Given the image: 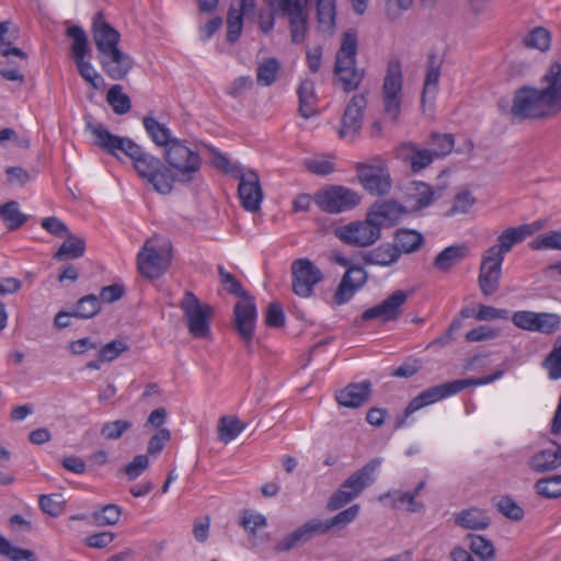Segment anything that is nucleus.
<instances>
[{
  "instance_id": "f257e3e1",
  "label": "nucleus",
  "mask_w": 561,
  "mask_h": 561,
  "mask_svg": "<svg viewBox=\"0 0 561 561\" xmlns=\"http://www.w3.org/2000/svg\"><path fill=\"white\" fill-rule=\"evenodd\" d=\"M87 129L94 137V145L112 156L122 151L133 161L137 174L147 180L153 190L160 194L172 192V171L153 154L145 151L138 144L126 137L112 134L102 124H87Z\"/></svg>"
},
{
  "instance_id": "f03ea898",
  "label": "nucleus",
  "mask_w": 561,
  "mask_h": 561,
  "mask_svg": "<svg viewBox=\"0 0 561 561\" xmlns=\"http://www.w3.org/2000/svg\"><path fill=\"white\" fill-rule=\"evenodd\" d=\"M504 369H496L494 373L480 378H467L447 381L437 386L430 387L416 397H414L405 407L403 413L396 417L394 427L401 428L405 425L407 419L414 412L434 404L443 399L455 396L470 386H483L491 383L504 375Z\"/></svg>"
},
{
  "instance_id": "7ed1b4c3",
  "label": "nucleus",
  "mask_w": 561,
  "mask_h": 561,
  "mask_svg": "<svg viewBox=\"0 0 561 561\" xmlns=\"http://www.w3.org/2000/svg\"><path fill=\"white\" fill-rule=\"evenodd\" d=\"M218 272L221 283L226 286L228 293L242 298L233 308V327L245 345L250 346L254 336L257 318L254 299L243 289L240 282L231 273L227 272L222 266L218 267Z\"/></svg>"
},
{
  "instance_id": "20e7f679",
  "label": "nucleus",
  "mask_w": 561,
  "mask_h": 561,
  "mask_svg": "<svg viewBox=\"0 0 561 561\" xmlns=\"http://www.w3.org/2000/svg\"><path fill=\"white\" fill-rule=\"evenodd\" d=\"M357 50V32L348 28L342 34L333 68L335 80L345 92L355 91L365 77L364 69L356 67Z\"/></svg>"
},
{
  "instance_id": "39448f33",
  "label": "nucleus",
  "mask_w": 561,
  "mask_h": 561,
  "mask_svg": "<svg viewBox=\"0 0 561 561\" xmlns=\"http://www.w3.org/2000/svg\"><path fill=\"white\" fill-rule=\"evenodd\" d=\"M163 159L172 171V185L174 182L191 183L202 167L199 152L187 146L186 140L179 138L164 149Z\"/></svg>"
},
{
  "instance_id": "423d86ee",
  "label": "nucleus",
  "mask_w": 561,
  "mask_h": 561,
  "mask_svg": "<svg viewBox=\"0 0 561 561\" xmlns=\"http://www.w3.org/2000/svg\"><path fill=\"white\" fill-rule=\"evenodd\" d=\"M508 114L513 121L541 119L556 115L540 89L527 85L515 91Z\"/></svg>"
},
{
  "instance_id": "0eeeda50",
  "label": "nucleus",
  "mask_w": 561,
  "mask_h": 561,
  "mask_svg": "<svg viewBox=\"0 0 561 561\" xmlns=\"http://www.w3.org/2000/svg\"><path fill=\"white\" fill-rule=\"evenodd\" d=\"M187 330L194 339H207L210 336V319L214 308L202 304L196 295L186 290L180 302Z\"/></svg>"
},
{
  "instance_id": "6e6552de",
  "label": "nucleus",
  "mask_w": 561,
  "mask_h": 561,
  "mask_svg": "<svg viewBox=\"0 0 561 561\" xmlns=\"http://www.w3.org/2000/svg\"><path fill=\"white\" fill-rule=\"evenodd\" d=\"M171 262L170 243L163 241L154 244V240H147L137 255L139 273L149 279L161 277Z\"/></svg>"
},
{
  "instance_id": "1a4fd4ad",
  "label": "nucleus",
  "mask_w": 561,
  "mask_h": 561,
  "mask_svg": "<svg viewBox=\"0 0 561 561\" xmlns=\"http://www.w3.org/2000/svg\"><path fill=\"white\" fill-rule=\"evenodd\" d=\"M268 5L272 9L275 5L279 15L287 18L291 42L304 43L309 21L307 0H270Z\"/></svg>"
},
{
  "instance_id": "9d476101",
  "label": "nucleus",
  "mask_w": 561,
  "mask_h": 561,
  "mask_svg": "<svg viewBox=\"0 0 561 561\" xmlns=\"http://www.w3.org/2000/svg\"><path fill=\"white\" fill-rule=\"evenodd\" d=\"M313 202L322 211L340 214L355 208L360 202V196L348 187L331 185L318 191L313 196Z\"/></svg>"
},
{
  "instance_id": "9b49d317",
  "label": "nucleus",
  "mask_w": 561,
  "mask_h": 561,
  "mask_svg": "<svg viewBox=\"0 0 561 561\" xmlns=\"http://www.w3.org/2000/svg\"><path fill=\"white\" fill-rule=\"evenodd\" d=\"M402 70L398 59L388 62L382 84L383 111L392 121H397L401 111Z\"/></svg>"
},
{
  "instance_id": "f8f14e48",
  "label": "nucleus",
  "mask_w": 561,
  "mask_h": 561,
  "mask_svg": "<svg viewBox=\"0 0 561 561\" xmlns=\"http://www.w3.org/2000/svg\"><path fill=\"white\" fill-rule=\"evenodd\" d=\"M334 236L344 244L366 248L378 241L381 233L366 216L364 220H355L337 227Z\"/></svg>"
},
{
  "instance_id": "ddd939ff",
  "label": "nucleus",
  "mask_w": 561,
  "mask_h": 561,
  "mask_svg": "<svg viewBox=\"0 0 561 561\" xmlns=\"http://www.w3.org/2000/svg\"><path fill=\"white\" fill-rule=\"evenodd\" d=\"M356 172L359 183L369 194L380 196L390 191V173L382 160L374 163H357Z\"/></svg>"
},
{
  "instance_id": "4468645a",
  "label": "nucleus",
  "mask_w": 561,
  "mask_h": 561,
  "mask_svg": "<svg viewBox=\"0 0 561 561\" xmlns=\"http://www.w3.org/2000/svg\"><path fill=\"white\" fill-rule=\"evenodd\" d=\"M293 291L308 298L313 293V287L323 279L321 270L309 259H297L291 263Z\"/></svg>"
},
{
  "instance_id": "2eb2a0df",
  "label": "nucleus",
  "mask_w": 561,
  "mask_h": 561,
  "mask_svg": "<svg viewBox=\"0 0 561 561\" xmlns=\"http://www.w3.org/2000/svg\"><path fill=\"white\" fill-rule=\"evenodd\" d=\"M366 107L367 99L365 94L360 93L352 96L341 117V126L337 130L341 139L352 142L359 136Z\"/></svg>"
},
{
  "instance_id": "dca6fc26",
  "label": "nucleus",
  "mask_w": 561,
  "mask_h": 561,
  "mask_svg": "<svg viewBox=\"0 0 561 561\" xmlns=\"http://www.w3.org/2000/svg\"><path fill=\"white\" fill-rule=\"evenodd\" d=\"M511 320L518 329L543 334H552L561 325L560 316L551 312L519 310L512 314Z\"/></svg>"
},
{
  "instance_id": "f3484780",
  "label": "nucleus",
  "mask_w": 561,
  "mask_h": 561,
  "mask_svg": "<svg viewBox=\"0 0 561 561\" xmlns=\"http://www.w3.org/2000/svg\"><path fill=\"white\" fill-rule=\"evenodd\" d=\"M411 295L412 291L396 290L381 302L366 309L360 318L363 321L379 319L382 323L396 321L402 314V307Z\"/></svg>"
},
{
  "instance_id": "a211bd4d",
  "label": "nucleus",
  "mask_w": 561,
  "mask_h": 561,
  "mask_svg": "<svg viewBox=\"0 0 561 561\" xmlns=\"http://www.w3.org/2000/svg\"><path fill=\"white\" fill-rule=\"evenodd\" d=\"M236 179L239 180L238 195L242 207L251 213L257 211L263 201L259 174L253 170H243Z\"/></svg>"
},
{
  "instance_id": "6ab92c4d",
  "label": "nucleus",
  "mask_w": 561,
  "mask_h": 561,
  "mask_svg": "<svg viewBox=\"0 0 561 561\" xmlns=\"http://www.w3.org/2000/svg\"><path fill=\"white\" fill-rule=\"evenodd\" d=\"M405 213L404 206L393 199H387L375 202L366 215L381 233L382 228L396 225Z\"/></svg>"
},
{
  "instance_id": "aec40b11",
  "label": "nucleus",
  "mask_w": 561,
  "mask_h": 561,
  "mask_svg": "<svg viewBox=\"0 0 561 561\" xmlns=\"http://www.w3.org/2000/svg\"><path fill=\"white\" fill-rule=\"evenodd\" d=\"M99 61L103 71L112 80H123L134 67V59L119 47L101 54Z\"/></svg>"
},
{
  "instance_id": "412c9836",
  "label": "nucleus",
  "mask_w": 561,
  "mask_h": 561,
  "mask_svg": "<svg viewBox=\"0 0 561 561\" xmlns=\"http://www.w3.org/2000/svg\"><path fill=\"white\" fill-rule=\"evenodd\" d=\"M92 35L100 53L117 48L121 39L119 33L105 20L102 11H98L92 19Z\"/></svg>"
},
{
  "instance_id": "4be33fe9",
  "label": "nucleus",
  "mask_w": 561,
  "mask_h": 561,
  "mask_svg": "<svg viewBox=\"0 0 561 561\" xmlns=\"http://www.w3.org/2000/svg\"><path fill=\"white\" fill-rule=\"evenodd\" d=\"M255 9V0H239L238 3L230 4L227 13V41L230 44H234L239 39L244 18L254 13Z\"/></svg>"
},
{
  "instance_id": "5701e85b",
  "label": "nucleus",
  "mask_w": 561,
  "mask_h": 561,
  "mask_svg": "<svg viewBox=\"0 0 561 561\" xmlns=\"http://www.w3.org/2000/svg\"><path fill=\"white\" fill-rule=\"evenodd\" d=\"M323 535L320 526V519H311L296 528L284 538L277 541L275 550L277 552H286L299 547L310 540L314 536Z\"/></svg>"
},
{
  "instance_id": "b1692460",
  "label": "nucleus",
  "mask_w": 561,
  "mask_h": 561,
  "mask_svg": "<svg viewBox=\"0 0 561 561\" xmlns=\"http://www.w3.org/2000/svg\"><path fill=\"white\" fill-rule=\"evenodd\" d=\"M381 463V458H374L369 460L362 468L354 471L343 482L344 488L350 489L356 496H358L366 488H368L376 481L377 473Z\"/></svg>"
},
{
  "instance_id": "393cba45",
  "label": "nucleus",
  "mask_w": 561,
  "mask_h": 561,
  "mask_svg": "<svg viewBox=\"0 0 561 561\" xmlns=\"http://www.w3.org/2000/svg\"><path fill=\"white\" fill-rule=\"evenodd\" d=\"M545 87L540 89L547 103L557 115L561 112V65L554 62L542 77Z\"/></svg>"
},
{
  "instance_id": "a878e982",
  "label": "nucleus",
  "mask_w": 561,
  "mask_h": 561,
  "mask_svg": "<svg viewBox=\"0 0 561 561\" xmlns=\"http://www.w3.org/2000/svg\"><path fill=\"white\" fill-rule=\"evenodd\" d=\"M540 228L539 222L507 228L497 237V243L491 245V248H495L504 256L515 244L520 243Z\"/></svg>"
},
{
  "instance_id": "bb28decb",
  "label": "nucleus",
  "mask_w": 561,
  "mask_h": 561,
  "mask_svg": "<svg viewBox=\"0 0 561 561\" xmlns=\"http://www.w3.org/2000/svg\"><path fill=\"white\" fill-rule=\"evenodd\" d=\"M470 254V248L466 243H455L446 247L434 257L433 267L442 273H449Z\"/></svg>"
},
{
  "instance_id": "cd10ccee",
  "label": "nucleus",
  "mask_w": 561,
  "mask_h": 561,
  "mask_svg": "<svg viewBox=\"0 0 561 561\" xmlns=\"http://www.w3.org/2000/svg\"><path fill=\"white\" fill-rule=\"evenodd\" d=\"M371 383L369 380H363L356 383H350L337 392L336 401L345 408H359L370 396Z\"/></svg>"
},
{
  "instance_id": "c85d7f7f",
  "label": "nucleus",
  "mask_w": 561,
  "mask_h": 561,
  "mask_svg": "<svg viewBox=\"0 0 561 561\" xmlns=\"http://www.w3.org/2000/svg\"><path fill=\"white\" fill-rule=\"evenodd\" d=\"M530 469L537 473L556 470L561 467V445L554 444L551 448L536 453L528 462Z\"/></svg>"
},
{
  "instance_id": "c756f323",
  "label": "nucleus",
  "mask_w": 561,
  "mask_h": 561,
  "mask_svg": "<svg viewBox=\"0 0 561 561\" xmlns=\"http://www.w3.org/2000/svg\"><path fill=\"white\" fill-rule=\"evenodd\" d=\"M401 157L410 164L414 173L427 168L435 158L430 149H422L413 142H405L401 146Z\"/></svg>"
},
{
  "instance_id": "7c9ffc66",
  "label": "nucleus",
  "mask_w": 561,
  "mask_h": 561,
  "mask_svg": "<svg viewBox=\"0 0 561 561\" xmlns=\"http://www.w3.org/2000/svg\"><path fill=\"white\" fill-rule=\"evenodd\" d=\"M442 65L443 59L436 53L428 54L422 91V102L425 101L426 95L430 94L434 98L437 93Z\"/></svg>"
},
{
  "instance_id": "2f4dec72",
  "label": "nucleus",
  "mask_w": 561,
  "mask_h": 561,
  "mask_svg": "<svg viewBox=\"0 0 561 561\" xmlns=\"http://www.w3.org/2000/svg\"><path fill=\"white\" fill-rule=\"evenodd\" d=\"M299 99L298 112L304 118H310L317 113V98L314 92V82L310 79H304L297 89Z\"/></svg>"
},
{
  "instance_id": "473e14b6",
  "label": "nucleus",
  "mask_w": 561,
  "mask_h": 561,
  "mask_svg": "<svg viewBox=\"0 0 561 561\" xmlns=\"http://www.w3.org/2000/svg\"><path fill=\"white\" fill-rule=\"evenodd\" d=\"M20 38V32L11 21L0 22V55L7 56L13 54L24 57L23 50L14 44Z\"/></svg>"
},
{
  "instance_id": "72a5a7b5",
  "label": "nucleus",
  "mask_w": 561,
  "mask_h": 561,
  "mask_svg": "<svg viewBox=\"0 0 561 561\" xmlns=\"http://www.w3.org/2000/svg\"><path fill=\"white\" fill-rule=\"evenodd\" d=\"M66 240L61 243L53 259L61 262L82 257L85 253V241L81 237H77L69 232Z\"/></svg>"
},
{
  "instance_id": "f704fd0d",
  "label": "nucleus",
  "mask_w": 561,
  "mask_h": 561,
  "mask_svg": "<svg viewBox=\"0 0 561 561\" xmlns=\"http://www.w3.org/2000/svg\"><path fill=\"white\" fill-rule=\"evenodd\" d=\"M318 28L322 33H332L336 25V1L317 0Z\"/></svg>"
},
{
  "instance_id": "c9c22d12",
  "label": "nucleus",
  "mask_w": 561,
  "mask_h": 561,
  "mask_svg": "<svg viewBox=\"0 0 561 561\" xmlns=\"http://www.w3.org/2000/svg\"><path fill=\"white\" fill-rule=\"evenodd\" d=\"M437 198L434 188L425 182H413L408 199L412 202V210H421L431 206Z\"/></svg>"
},
{
  "instance_id": "e433bc0d",
  "label": "nucleus",
  "mask_w": 561,
  "mask_h": 561,
  "mask_svg": "<svg viewBox=\"0 0 561 561\" xmlns=\"http://www.w3.org/2000/svg\"><path fill=\"white\" fill-rule=\"evenodd\" d=\"M455 523L465 529H484L489 526L490 519L483 510L471 507L457 513Z\"/></svg>"
},
{
  "instance_id": "4c0bfd02",
  "label": "nucleus",
  "mask_w": 561,
  "mask_h": 561,
  "mask_svg": "<svg viewBox=\"0 0 561 561\" xmlns=\"http://www.w3.org/2000/svg\"><path fill=\"white\" fill-rule=\"evenodd\" d=\"M399 251L393 244L385 243L366 252L363 260L367 264L390 266L399 260Z\"/></svg>"
},
{
  "instance_id": "58836bf2",
  "label": "nucleus",
  "mask_w": 561,
  "mask_h": 561,
  "mask_svg": "<svg viewBox=\"0 0 561 561\" xmlns=\"http://www.w3.org/2000/svg\"><path fill=\"white\" fill-rule=\"evenodd\" d=\"M142 124L148 136L158 147H163L165 149L170 146L171 141L176 139L172 136V131L167 125L159 123L153 117H144Z\"/></svg>"
},
{
  "instance_id": "ea45409f",
  "label": "nucleus",
  "mask_w": 561,
  "mask_h": 561,
  "mask_svg": "<svg viewBox=\"0 0 561 561\" xmlns=\"http://www.w3.org/2000/svg\"><path fill=\"white\" fill-rule=\"evenodd\" d=\"M390 500V506L392 508L405 507L411 513L420 512L423 508V504L415 501V497L410 491L403 492L400 490H390L379 496V501Z\"/></svg>"
},
{
  "instance_id": "a19ab883",
  "label": "nucleus",
  "mask_w": 561,
  "mask_h": 561,
  "mask_svg": "<svg viewBox=\"0 0 561 561\" xmlns=\"http://www.w3.org/2000/svg\"><path fill=\"white\" fill-rule=\"evenodd\" d=\"M424 242L423 234L416 230L400 229L397 231L394 237V244L401 253H413L416 252Z\"/></svg>"
},
{
  "instance_id": "79ce46f5",
  "label": "nucleus",
  "mask_w": 561,
  "mask_h": 561,
  "mask_svg": "<svg viewBox=\"0 0 561 561\" xmlns=\"http://www.w3.org/2000/svg\"><path fill=\"white\" fill-rule=\"evenodd\" d=\"M280 62L275 57L264 58L257 64L256 68V83L260 87H271L277 79L280 71Z\"/></svg>"
},
{
  "instance_id": "37998d69",
  "label": "nucleus",
  "mask_w": 561,
  "mask_h": 561,
  "mask_svg": "<svg viewBox=\"0 0 561 561\" xmlns=\"http://www.w3.org/2000/svg\"><path fill=\"white\" fill-rule=\"evenodd\" d=\"M24 57L15 56L13 54L2 56L5 60L0 62V75L9 81L24 82V75L21 71L22 64L27 60V54L23 51Z\"/></svg>"
},
{
  "instance_id": "c03bdc74",
  "label": "nucleus",
  "mask_w": 561,
  "mask_h": 561,
  "mask_svg": "<svg viewBox=\"0 0 561 561\" xmlns=\"http://www.w3.org/2000/svg\"><path fill=\"white\" fill-rule=\"evenodd\" d=\"M0 217L9 230H16L27 221V216L20 211L19 203L15 201L0 205Z\"/></svg>"
},
{
  "instance_id": "a18cd8bd",
  "label": "nucleus",
  "mask_w": 561,
  "mask_h": 561,
  "mask_svg": "<svg viewBox=\"0 0 561 561\" xmlns=\"http://www.w3.org/2000/svg\"><path fill=\"white\" fill-rule=\"evenodd\" d=\"M245 424L234 416H222L218 423V439L225 444L233 440L243 430Z\"/></svg>"
},
{
  "instance_id": "49530a36",
  "label": "nucleus",
  "mask_w": 561,
  "mask_h": 561,
  "mask_svg": "<svg viewBox=\"0 0 561 561\" xmlns=\"http://www.w3.org/2000/svg\"><path fill=\"white\" fill-rule=\"evenodd\" d=\"M469 541L470 551L482 561H492L495 556V549L491 540L481 535L470 534L466 538Z\"/></svg>"
},
{
  "instance_id": "de8ad7c7",
  "label": "nucleus",
  "mask_w": 561,
  "mask_h": 561,
  "mask_svg": "<svg viewBox=\"0 0 561 561\" xmlns=\"http://www.w3.org/2000/svg\"><path fill=\"white\" fill-rule=\"evenodd\" d=\"M106 102L117 115H124L131 108L130 99L123 92V87L121 84H114L110 88L106 94Z\"/></svg>"
},
{
  "instance_id": "09e8293b",
  "label": "nucleus",
  "mask_w": 561,
  "mask_h": 561,
  "mask_svg": "<svg viewBox=\"0 0 561 561\" xmlns=\"http://www.w3.org/2000/svg\"><path fill=\"white\" fill-rule=\"evenodd\" d=\"M358 512H359V505L354 504V505L350 506L348 508L337 513L332 518H329L327 520L320 519V526L323 531V535L329 533L334 527L344 528L346 525H348L356 518V516L358 515Z\"/></svg>"
},
{
  "instance_id": "8fccbe9b",
  "label": "nucleus",
  "mask_w": 561,
  "mask_h": 561,
  "mask_svg": "<svg viewBox=\"0 0 561 561\" xmlns=\"http://www.w3.org/2000/svg\"><path fill=\"white\" fill-rule=\"evenodd\" d=\"M0 556L10 561H36L34 552L11 545V542L0 534Z\"/></svg>"
},
{
  "instance_id": "3c124183",
  "label": "nucleus",
  "mask_w": 561,
  "mask_h": 561,
  "mask_svg": "<svg viewBox=\"0 0 561 561\" xmlns=\"http://www.w3.org/2000/svg\"><path fill=\"white\" fill-rule=\"evenodd\" d=\"M123 510L116 504H106L92 514V518L98 526H113L119 522Z\"/></svg>"
},
{
  "instance_id": "603ef678",
  "label": "nucleus",
  "mask_w": 561,
  "mask_h": 561,
  "mask_svg": "<svg viewBox=\"0 0 561 561\" xmlns=\"http://www.w3.org/2000/svg\"><path fill=\"white\" fill-rule=\"evenodd\" d=\"M67 35L72 39L71 50L73 60L83 59L88 51V37L83 28L72 25L68 27Z\"/></svg>"
},
{
  "instance_id": "864d4df0",
  "label": "nucleus",
  "mask_w": 561,
  "mask_h": 561,
  "mask_svg": "<svg viewBox=\"0 0 561 561\" xmlns=\"http://www.w3.org/2000/svg\"><path fill=\"white\" fill-rule=\"evenodd\" d=\"M542 366L548 370L550 379L557 380L561 378V335L557 339L552 351L543 360Z\"/></svg>"
},
{
  "instance_id": "5fc2aeb1",
  "label": "nucleus",
  "mask_w": 561,
  "mask_h": 561,
  "mask_svg": "<svg viewBox=\"0 0 561 561\" xmlns=\"http://www.w3.org/2000/svg\"><path fill=\"white\" fill-rule=\"evenodd\" d=\"M100 300L95 295H87L80 298L73 310V317L90 319L99 313Z\"/></svg>"
},
{
  "instance_id": "6e6d98bb",
  "label": "nucleus",
  "mask_w": 561,
  "mask_h": 561,
  "mask_svg": "<svg viewBox=\"0 0 561 561\" xmlns=\"http://www.w3.org/2000/svg\"><path fill=\"white\" fill-rule=\"evenodd\" d=\"M535 489L537 493L547 499H557L561 496V476H552L539 479Z\"/></svg>"
},
{
  "instance_id": "4d7b16f0",
  "label": "nucleus",
  "mask_w": 561,
  "mask_h": 561,
  "mask_svg": "<svg viewBox=\"0 0 561 561\" xmlns=\"http://www.w3.org/2000/svg\"><path fill=\"white\" fill-rule=\"evenodd\" d=\"M523 42L527 47L545 51L550 47L551 36L545 27H536L524 37Z\"/></svg>"
},
{
  "instance_id": "13d9d810",
  "label": "nucleus",
  "mask_w": 561,
  "mask_h": 561,
  "mask_svg": "<svg viewBox=\"0 0 561 561\" xmlns=\"http://www.w3.org/2000/svg\"><path fill=\"white\" fill-rule=\"evenodd\" d=\"M133 426L130 421L116 420L102 425L100 434L106 440L119 439Z\"/></svg>"
},
{
  "instance_id": "bf43d9fd",
  "label": "nucleus",
  "mask_w": 561,
  "mask_h": 561,
  "mask_svg": "<svg viewBox=\"0 0 561 561\" xmlns=\"http://www.w3.org/2000/svg\"><path fill=\"white\" fill-rule=\"evenodd\" d=\"M533 250H561V230H553L538 236L529 243Z\"/></svg>"
},
{
  "instance_id": "052dcab7",
  "label": "nucleus",
  "mask_w": 561,
  "mask_h": 561,
  "mask_svg": "<svg viewBox=\"0 0 561 561\" xmlns=\"http://www.w3.org/2000/svg\"><path fill=\"white\" fill-rule=\"evenodd\" d=\"M431 145L433 146V154L435 158H444L454 148V137L450 134H437L431 135Z\"/></svg>"
},
{
  "instance_id": "680f3d73",
  "label": "nucleus",
  "mask_w": 561,
  "mask_h": 561,
  "mask_svg": "<svg viewBox=\"0 0 561 561\" xmlns=\"http://www.w3.org/2000/svg\"><path fill=\"white\" fill-rule=\"evenodd\" d=\"M476 198L469 191H461L456 194L450 209L447 211V216H455L459 214H467L470 208L474 205Z\"/></svg>"
},
{
  "instance_id": "e2e57ef3",
  "label": "nucleus",
  "mask_w": 561,
  "mask_h": 561,
  "mask_svg": "<svg viewBox=\"0 0 561 561\" xmlns=\"http://www.w3.org/2000/svg\"><path fill=\"white\" fill-rule=\"evenodd\" d=\"M42 511L53 517L60 515L64 511V501L60 494H44L38 499Z\"/></svg>"
},
{
  "instance_id": "0e129e2a",
  "label": "nucleus",
  "mask_w": 561,
  "mask_h": 561,
  "mask_svg": "<svg viewBox=\"0 0 561 561\" xmlns=\"http://www.w3.org/2000/svg\"><path fill=\"white\" fill-rule=\"evenodd\" d=\"M502 273L480 271L478 283L484 296L493 295L500 286Z\"/></svg>"
},
{
  "instance_id": "69168bd1",
  "label": "nucleus",
  "mask_w": 561,
  "mask_h": 561,
  "mask_svg": "<svg viewBox=\"0 0 561 561\" xmlns=\"http://www.w3.org/2000/svg\"><path fill=\"white\" fill-rule=\"evenodd\" d=\"M80 76L89 82L94 89H100L103 84V78L98 73L91 62L83 59L75 61Z\"/></svg>"
},
{
  "instance_id": "338daca9",
  "label": "nucleus",
  "mask_w": 561,
  "mask_h": 561,
  "mask_svg": "<svg viewBox=\"0 0 561 561\" xmlns=\"http://www.w3.org/2000/svg\"><path fill=\"white\" fill-rule=\"evenodd\" d=\"M503 261L504 256L490 247L482 255L480 271L502 273Z\"/></svg>"
},
{
  "instance_id": "774afa93",
  "label": "nucleus",
  "mask_w": 561,
  "mask_h": 561,
  "mask_svg": "<svg viewBox=\"0 0 561 561\" xmlns=\"http://www.w3.org/2000/svg\"><path fill=\"white\" fill-rule=\"evenodd\" d=\"M356 497L357 496L350 489H345L344 484L342 483L341 486L329 499L327 508L329 511H336Z\"/></svg>"
}]
</instances>
